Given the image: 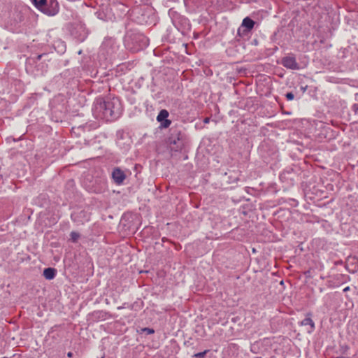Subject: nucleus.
I'll use <instances>...</instances> for the list:
<instances>
[{"mask_svg":"<svg viewBox=\"0 0 358 358\" xmlns=\"http://www.w3.org/2000/svg\"><path fill=\"white\" fill-rule=\"evenodd\" d=\"M209 122V118H206L205 120H204V122L205 123H208Z\"/></svg>","mask_w":358,"mask_h":358,"instance_id":"obj_15","label":"nucleus"},{"mask_svg":"<svg viewBox=\"0 0 358 358\" xmlns=\"http://www.w3.org/2000/svg\"><path fill=\"white\" fill-rule=\"evenodd\" d=\"M286 98L289 101H292L294 98V95L292 92H288L286 94Z\"/></svg>","mask_w":358,"mask_h":358,"instance_id":"obj_12","label":"nucleus"},{"mask_svg":"<svg viewBox=\"0 0 358 358\" xmlns=\"http://www.w3.org/2000/svg\"><path fill=\"white\" fill-rule=\"evenodd\" d=\"M143 331L148 333V334H152L155 332L152 329H150V328H144L143 329Z\"/></svg>","mask_w":358,"mask_h":358,"instance_id":"obj_13","label":"nucleus"},{"mask_svg":"<svg viewBox=\"0 0 358 358\" xmlns=\"http://www.w3.org/2000/svg\"><path fill=\"white\" fill-rule=\"evenodd\" d=\"M171 123V120L166 119V120H164V122H162V126L164 128H167L170 126Z\"/></svg>","mask_w":358,"mask_h":358,"instance_id":"obj_11","label":"nucleus"},{"mask_svg":"<svg viewBox=\"0 0 358 358\" xmlns=\"http://www.w3.org/2000/svg\"><path fill=\"white\" fill-rule=\"evenodd\" d=\"M33 1L35 6L38 9L42 8L46 3V0H33Z\"/></svg>","mask_w":358,"mask_h":358,"instance_id":"obj_8","label":"nucleus"},{"mask_svg":"<svg viewBox=\"0 0 358 358\" xmlns=\"http://www.w3.org/2000/svg\"><path fill=\"white\" fill-rule=\"evenodd\" d=\"M168 117H169V112L166 110L163 109L159 113V114L157 117V120L158 122H162V121L166 120Z\"/></svg>","mask_w":358,"mask_h":358,"instance_id":"obj_7","label":"nucleus"},{"mask_svg":"<svg viewBox=\"0 0 358 358\" xmlns=\"http://www.w3.org/2000/svg\"><path fill=\"white\" fill-rule=\"evenodd\" d=\"M112 178L117 185H120L124 180L126 176L120 169L116 168L112 173Z\"/></svg>","mask_w":358,"mask_h":358,"instance_id":"obj_3","label":"nucleus"},{"mask_svg":"<svg viewBox=\"0 0 358 358\" xmlns=\"http://www.w3.org/2000/svg\"><path fill=\"white\" fill-rule=\"evenodd\" d=\"M255 25V22L248 17L243 19L242 22V26L247 28L248 30H251Z\"/></svg>","mask_w":358,"mask_h":358,"instance_id":"obj_6","label":"nucleus"},{"mask_svg":"<svg viewBox=\"0 0 358 358\" xmlns=\"http://www.w3.org/2000/svg\"><path fill=\"white\" fill-rule=\"evenodd\" d=\"M282 65L290 69H299V64H297L294 57H286L282 59Z\"/></svg>","mask_w":358,"mask_h":358,"instance_id":"obj_2","label":"nucleus"},{"mask_svg":"<svg viewBox=\"0 0 358 358\" xmlns=\"http://www.w3.org/2000/svg\"><path fill=\"white\" fill-rule=\"evenodd\" d=\"M349 289V287H347L346 288L344 289V291H346V290H348Z\"/></svg>","mask_w":358,"mask_h":358,"instance_id":"obj_16","label":"nucleus"},{"mask_svg":"<svg viewBox=\"0 0 358 358\" xmlns=\"http://www.w3.org/2000/svg\"><path fill=\"white\" fill-rule=\"evenodd\" d=\"M121 105L119 99H97L93 107L94 115L106 121H113L117 118L121 113Z\"/></svg>","mask_w":358,"mask_h":358,"instance_id":"obj_1","label":"nucleus"},{"mask_svg":"<svg viewBox=\"0 0 358 358\" xmlns=\"http://www.w3.org/2000/svg\"><path fill=\"white\" fill-rule=\"evenodd\" d=\"M56 275V271L52 268H47L43 271V275L47 280H52Z\"/></svg>","mask_w":358,"mask_h":358,"instance_id":"obj_5","label":"nucleus"},{"mask_svg":"<svg viewBox=\"0 0 358 358\" xmlns=\"http://www.w3.org/2000/svg\"><path fill=\"white\" fill-rule=\"evenodd\" d=\"M67 356H68L69 357H72V356H73V353H72V352H68Z\"/></svg>","mask_w":358,"mask_h":358,"instance_id":"obj_14","label":"nucleus"},{"mask_svg":"<svg viewBox=\"0 0 358 358\" xmlns=\"http://www.w3.org/2000/svg\"><path fill=\"white\" fill-rule=\"evenodd\" d=\"M301 325L310 326V329L308 330V333H312L315 329V323H314L313 320L310 317H307L304 320H303L301 322Z\"/></svg>","mask_w":358,"mask_h":358,"instance_id":"obj_4","label":"nucleus"},{"mask_svg":"<svg viewBox=\"0 0 358 358\" xmlns=\"http://www.w3.org/2000/svg\"><path fill=\"white\" fill-rule=\"evenodd\" d=\"M207 352H208V350H205V351L201 352H198V353L194 355V357H196V358H203Z\"/></svg>","mask_w":358,"mask_h":358,"instance_id":"obj_10","label":"nucleus"},{"mask_svg":"<svg viewBox=\"0 0 358 358\" xmlns=\"http://www.w3.org/2000/svg\"><path fill=\"white\" fill-rule=\"evenodd\" d=\"M71 238L73 242H76L79 238V234L75 231H72L70 234Z\"/></svg>","mask_w":358,"mask_h":358,"instance_id":"obj_9","label":"nucleus"}]
</instances>
